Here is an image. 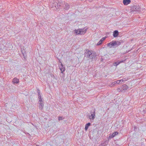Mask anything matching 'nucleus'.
Wrapping results in <instances>:
<instances>
[{"label":"nucleus","instance_id":"1","mask_svg":"<svg viewBox=\"0 0 146 146\" xmlns=\"http://www.w3.org/2000/svg\"><path fill=\"white\" fill-rule=\"evenodd\" d=\"M96 52L93 51L86 50L84 53V55L87 58L92 59L96 57Z\"/></svg>","mask_w":146,"mask_h":146},{"label":"nucleus","instance_id":"2","mask_svg":"<svg viewBox=\"0 0 146 146\" xmlns=\"http://www.w3.org/2000/svg\"><path fill=\"white\" fill-rule=\"evenodd\" d=\"M88 28H86L85 27L83 29H80L78 30L75 29L74 31L76 33V34L83 35L85 33L87 30H88Z\"/></svg>","mask_w":146,"mask_h":146},{"label":"nucleus","instance_id":"3","mask_svg":"<svg viewBox=\"0 0 146 146\" xmlns=\"http://www.w3.org/2000/svg\"><path fill=\"white\" fill-rule=\"evenodd\" d=\"M90 115L88 114V115L89 119L91 120H93L95 117V109H93L90 111Z\"/></svg>","mask_w":146,"mask_h":146},{"label":"nucleus","instance_id":"4","mask_svg":"<svg viewBox=\"0 0 146 146\" xmlns=\"http://www.w3.org/2000/svg\"><path fill=\"white\" fill-rule=\"evenodd\" d=\"M107 46H109L110 48H111L112 47H115V40H113L112 41L110 42L107 44Z\"/></svg>","mask_w":146,"mask_h":146},{"label":"nucleus","instance_id":"5","mask_svg":"<svg viewBox=\"0 0 146 146\" xmlns=\"http://www.w3.org/2000/svg\"><path fill=\"white\" fill-rule=\"evenodd\" d=\"M64 3L65 4V6L64 7V9L65 10H68L70 7V5L67 3H65L64 2Z\"/></svg>","mask_w":146,"mask_h":146},{"label":"nucleus","instance_id":"6","mask_svg":"<svg viewBox=\"0 0 146 146\" xmlns=\"http://www.w3.org/2000/svg\"><path fill=\"white\" fill-rule=\"evenodd\" d=\"M121 88L123 91V92L127 90L129 88V87L126 84H123L121 86Z\"/></svg>","mask_w":146,"mask_h":146},{"label":"nucleus","instance_id":"7","mask_svg":"<svg viewBox=\"0 0 146 146\" xmlns=\"http://www.w3.org/2000/svg\"><path fill=\"white\" fill-rule=\"evenodd\" d=\"M115 46L116 47L118 46L121 45V43H123V41L122 40H120L119 41L115 40Z\"/></svg>","mask_w":146,"mask_h":146},{"label":"nucleus","instance_id":"8","mask_svg":"<svg viewBox=\"0 0 146 146\" xmlns=\"http://www.w3.org/2000/svg\"><path fill=\"white\" fill-rule=\"evenodd\" d=\"M60 69L61 71V74H63V72L65 70V68L63 66V64L62 63H61L60 66Z\"/></svg>","mask_w":146,"mask_h":146},{"label":"nucleus","instance_id":"9","mask_svg":"<svg viewBox=\"0 0 146 146\" xmlns=\"http://www.w3.org/2000/svg\"><path fill=\"white\" fill-rule=\"evenodd\" d=\"M140 7L139 6L135 5L134 6L133 9V11L134 12L139 11L140 10Z\"/></svg>","mask_w":146,"mask_h":146},{"label":"nucleus","instance_id":"10","mask_svg":"<svg viewBox=\"0 0 146 146\" xmlns=\"http://www.w3.org/2000/svg\"><path fill=\"white\" fill-rule=\"evenodd\" d=\"M56 3L57 4V8H59L62 5H63V2H60V1H57V2H56Z\"/></svg>","mask_w":146,"mask_h":146},{"label":"nucleus","instance_id":"11","mask_svg":"<svg viewBox=\"0 0 146 146\" xmlns=\"http://www.w3.org/2000/svg\"><path fill=\"white\" fill-rule=\"evenodd\" d=\"M12 82L14 84H18L19 82V79L16 77L14 78L13 79Z\"/></svg>","mask_w":146,"mask_h":146},{"label":"nucleus","instance_id":"12","mask_svg":"<svg viewBox=\"0 0 146 146\" xmlns=\"http://www.w3.org/2000/svg\"><path fill=\"white\" fill-rule=\"evenodd\" d=\"M119 35V33L117 30L114 31L113 32V36L114 37H116L118 36Z\"/></svg>","mask_w":146,"mask_h":146},{"label":"nucleus","instance_id":"13","mask_svg":"<svg viewBox=\"0 0 146 146\" xmlns=\"http://www.w3.org/2000/svg\"><path fill=\"white\" fill-rule=\"evenodd\" d=\"M118 134V132L117 131L114 132L112 134L110 135L109 136V138H111L115 136L116 135Z\"/></svg>","mask_w":146,"mask_h":146},{"label":"nucleus","instance_id":"14","mask_svg":"<svg viewBox=\"0 0 146 146\" xmlns=\"http://www.w3.org/2000/svg\"><path fill=\"white\" fill-rule=\"evenodd\" d=\"M130 0H123V3L125 5H127L131 3Z\"/></svg>","mask_w":146,"mask_h":146},{"label":"nucleus","instance_id":"15","mask_svg":"<svg viewBox=\"0 0 146 146\" xmlns=\"http://www.w3.org/2000/svg\"><path fill=\"white\" fill-rule=\"evenodd\" d=\"M91 124L90 123H88L86 124L85 127V129L86 131H87L88 130L89 126L91 125Z\"/></svg>","mask_w":146,"mask_h":146},{"label":"nucleus","instance_id":"16","mask_svg":"<svg viewBox=\"0 0 146 146\" xmlns=\"http://www.w3.org/2000/svg\"><path fill=\"white\" fill-rule=\"evenodd\" d=\"M40 105V106H44V104L43 103V102L42 101V100H39V101L38 103Z\"/></svg>","mask_w":146,"mask_h":146},{"label":"nucleus","instance_id":"17","mask_svg":"<svg viewBox=\"0 0 146 146\" xmlns=\"http://www.w3.org/2000/svg\"><path fill=\"white\" fill-rule=\"evenodd\" d=\"M123 62V60L121 61H117L116 62H115V64H116V65H118L119 64L121 63H122Z\"/></svg>","mask_w":146,"mask_h":146},{"label":"nucleus","instance_id":"18","mask_svg":"<svg viewBox=\"0 0 146 146\" xmlns=\"http://www.w3.org/2000/svg\"><path fill=\"white\" fill-rule=\"evenodd\" d=\"M123 62V60L121 61H117L116 62H115V64H116V65H118L119 64L121 63H122Z\"/></svg>","mask_w":146,"mask_h":146},{"label":"nucleus","instance_id":"19","mask_svg":"<svg viewBox=\"0 0 146 146\" xmlns=\"http://www.w3.org/2000/svg\"><path fill=\"white\" fill-rule=\"evenodd\" d=\"M123 62V60L121 61H117L116 62H115V64H116V65H118L119 64L121 63H122Z\"/></svg>","mask_w":146,"mask_h":146},{"label":"nucleus","instance_id":"20","mask_svg":"<svg viewBox=\"0 0 146 146\" xmlns=\"http://www.w3.org/2000/svg\"><path fill=\"white\" fill-rule=\"evenodd\" d=\"M117 90L118 92H123V91L122 89H121V86L120 87L117 88Z\"/></svg>","mask_w":146,"mask_h":146},{"label":"nucleus","instance_id":"21","mask_svg":"<svg viewBox=\"0 0 146 146\" xmlns=\"http://www.w3.org/2000/svg\"><path fill=\"white\" fill-rule=\"evenodd\" d=\"M120 80V81H121V84L123 82H125V81L127 80L125 78H123Z\"/></svg>","mask_w":146,"mask_h":146},{"label":"nucleus","instance_id":"22","mask_svg":"<svg viewBox=\"0 0 146 146\" xmlns=\"http://www.w3.org/2000/svg\"><path fill=\"white\" fill-rule=\"evenodd\" d=\"M64 119V117H62L59 116L58 117V119L59 121L62 120Z\"/></svg>","mask_w":146,"mask_h":146},{"label":"nucleus","instance_id":"23","mask_svg":"<svg viewBox=\"0 0 146 146\" xmlns=\"http://www.w3.org/2000/svg\"><path fill=\"white\" fill-rule=\"evenodd\" d=\"M38 98L39 99V100H41L42 99L41 98V95L40 94H38Z\"/></svg>","mask_w":146,"mask_h":146},{"label":"nucleus","instance_id":"24","mask_svg":"<svg viewBox=\"0 0 146 146\" xmlns=\"http://www.w3.org/2000/svg\"><path fill=\"white\" fill-rule=\"evenodd\" d=\"M102 41H101L100 40L98 43L97 44V45H101L102 43Z\"/></svg>","mask_w":146,"mask_h":146},{"label":"nucleus","instance_id":"25","mask_svg":"<svg viewBox=\"0 0 146 146\" xmlns=\"http://www.w3.org/2000/svg\"><path fill=\"white\" fill-rule=\"evenodd\" d=\"M116 81L117 85L119 84H121V81H120V80H117Z\"/></svg>","mask_w":146,"mask_h":146},{"label":"nucleus","instance_id":"26","mask_svg":"<svg viewBox=\"0 0 146 146\" xmlns=\"http://www.w3.org/2000/svg\"><path fill=\"white\" fill-rule=\"evenodd\" d=\"M113 85L114 86H116V85H117L116 81L113 82Z\"/></svg>","mask_w":146,"mask_h":146},{"label":"nucleus","instance_id":"27","mask_svg":"<svg viewBox=\"0 0 146 146\" xmlns=\"http://www.w3.org/2000/svg\"><path fill=\"white\" fill-rule=\"evenodd\" d=\"M106 37H105L102 38L100 40L101 41H102V42L106 39Z\"/></svg>","mask_w":146,"mask_h":146},{"label":"nucleus","instance_id":"28","mask_svg":"<svg viewBox=\"0 0 146 146\" xmlns=\"http://www.w3.org/2000/svg\"><path fill=\"white\" fill-rule=\"evenodd\" d=\"M43 107H44V106H39L40 109V110H43Z\"/></svg>","mask_w":146,"mask_h":146},{"label":"nucleus","instance_id":"29","mask_svg":"<svg viewBox=\"0 0 146 146\" xmlns=\"http://www.w3.org/2000/svg\"><path fill=\"white\" fill-rule=\"evenodd\" d=\"M113 83L112 82L110 85L109 86L111 87H112L114 86L113 85Z\"/></svg>","mask_w":146,"mask_h":146},{"label":"nucleus","instance_id":"30","mask_svg":"<svg viewBox=\"0 0 146 146\" xmlns=\"http://www.w3.org/2000/svg\"><path fill=\"white\" fill-rule=\"evenodd\" d=\"M37 92L38 93V94H40L39 90L38 89H37Z\"/></svg>","mask_w":146,"mask_h":146},{"label":"nucleus","instance_id":"31","mask_svg":"<svg viewBox=\"0 0 146 146\" xmlns=\"http://www.w3.org/2000/svg\"><path fill=\"white\" fill-rule=\"evenodd\" d=\"M24 52H25V51H24L23 50L22 51V53L24 56Z\"/></svg>","mask_w":146,"mask_h":146},{"label":"nucleus","instance_id":"32","mask_svg":"<svg viewBox=\"0 0 146 146\" xmlns=\"http://www.w3.org/2000/svg\"><path fill=\"white\" fill-rule=\"evenodd\" d=\"M54 4H55L54 5H53L55 7H56V8L57 9V8L56 7V4L55 3H54Z\"/></svg>","mask_w":146,"mask_h":146},{"label":"nucleus","instance_id":"33","mask_svg":"<svg viewBox=\"0 0 146 146\" xmlns=\"http://www.w3.org/2000/svg\"><path fill=\"white\" fill-rule=\"evenodd\" d=\"M103 59L102 58H101V61H103Z\"/></svg>","mask_w":146,"mask_h":146},{"label":"nucleus","instance_id":"34","mask_svg":"<svg viewBox=\"0 0 146 146\" xmlns=\"http://www.w3.org/2000/svg\"><path fill=\"white\" fill-rule=\"evenodd\" d=\"M115 66H117V65H116V64H115V63L113 64Z\"/></svg>","mask_w":146,"mask_h":146},{"label":"nucleus","instance_id":"35","mask_svg":"<svg viewBox=\"0 0 146 146\" xmlns=\"http://www.w3.org/2000/svg\"><path fill=\"white\" fill-rule=\"evenodd\" d=\"M1 44H0V49H1Z\"/></svg>","mask_w":146,"mask_h":146}]
</instances>
